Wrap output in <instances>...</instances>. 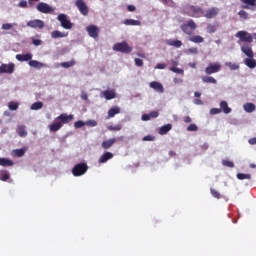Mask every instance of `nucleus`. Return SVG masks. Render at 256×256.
<instances>
[{
	"label": "nucleus",
	"instance_id": "nucleus-1",
	"mask_svg": "<svg viewBox=\"0 0 256 256\" xmlns=\"http://www.w3.org/2000/svg\"><path fill=\"white\" fill-rule=\"evenodd\" d=\"M75 119L73 114L62 113L58 117H56L55 122L49 125V130L52 133H57L59 129L63 127V125H67L71 123Z\"/></svg>",
	"mask_w": 256,
	"mask_h": 256
},
{
	"label": "nucleus",
	"instance_id": "nucleus-2",
	"mask_svg": "<svg viewBox=\"0 0 256 256\" xmlns=\"http://www.w3.org/2000/svg\"><path fill=\"white\" fill-rule=\"evenodd\" d=\"M204 10L200 6L195 5H186L184 7V15H188V17H194L198 19L199 17H203Z\"/></svg>",
	"mask_w": 256,
	"mask_h": 256
},
{
	"label": "nucleus",
	"instance_id": "nucleus-3",
	"mask_svg": "<svg viewBox=\"0 0 256 256\" xmlns=\"http://www.w3.org/2000/svg\"><path fill=\"white\" fill-rule=\"evenodd\" d=\"M87 171H89V166L87 165V163L81 162V163L76 164L72 168V175L74 177H81L82 175H85V173H87Z\"/></svg>",
	"mask_w": 256,
	"mask_h": 256
},
{
	"label": "nucleus",
	"instance_id": "nucleus-4",
	"mask_svg": "<svg viewBox=\"0 0 256 256\" xmlns=\"http://www.w3.org/2000/svg\"><path fill=\"white\" fill-rule=\"evenodd\" d=\"M180 29L185 35H193V31L197 29V23L193 19L188 20L186 23L180 26Z\"/></svg>",
	"mask_w": 256,
	"mask_h": 256
},
{
	"label": "nucleus",
	"instance_id": "nucleus-5",
	"mask_svg": "<svg viewBox=\"0 0 256 256\" xmlns=\"http://www.w3.org/2000/svg\"><path fill=\"white\" fill-rule=\"evenodd\" d=\"M113 50L118 51L119 53L129 54L131 53V51H133V48L129 46L127 42L123 41L121 43H116L113 46Z\"/></svg>",
	"mask_w": 256,
	"mask_h": 256
},
{
	"label": "nucleus",
	"instance_id": "nucleus-6",
	"mask_svg": "<svg viewBox=\"0 0 256 256\" xmlns=\"http://www.w3.org/2000/svg\"><path fill=\"white\" fill-rule=\"evenodd\" d=\"M242 43H253V36L247 31H238L235 35Z\"/></svg>",
	"mask_w": 256,
	"mask_h": 256
},
{
	"label": "nucleus",
	"instance_id": "nucleus-7",
	"mask_svg": "<svg viewBox=\"0 0 256 256\" xmlns=\"http://www.w3.org/2000/svg\"><path fill=\"white\" fill-rule=\"evenodd\" d=\"M57 20L61 23L63 29H73V23H71V20L67 19L66 14H59Z\"/></svg>",
	"mask_w": 256,
	"mask_h": 256
},
{
	"label": "nucleus",
	"instance_id": "nucleus-8",
	"mask_svg": "<svg viewBox=\"0 0 256 256\" xmlns=\"http://www.w3.org/2000/svg\"><path fill=\"white\" fill-rule=\"evenodd\" d=\"M221 71V64L219 62L216 63H210L206 68H205V73L206 75H213L215 73H219Z\"/></svg>",
	"mask_w": 256,
	"mask_h": 256
},
{
	"label": "nucleus",
	"instance_id": "nucleus-9",
	"mask_svg": "<svg viewBox=\"0 0 256 256\" xmlns=\"http://www.w3.org/2000/svg\"><path fill=\"white\" fill-rule=\"evenodd\" d=\"M36 9L37 11H39V13H44V14L53 13L55 11L53 7H51L49 4L45 2L38 3V5L36 6Z\"/></svg>",
	"mask_w": 256,
	"mask_h": 256
},
{
	"label": "nucleus",
	"instance_id": "nucleus-10",
	"mask_svg": "<svg viewBox=\"0 0 256 256\" xmlns=\"http://www.w3.org/2000/svg\"><path fill=\"white\" fill-rule=\"evenodd\" d=\"M217 15H219V8L211 7L209 9H207L206 11L204 10L202 17H205L206 19H215V17H217Z\"/></svg>",
	"mask_w": 256,
	"mask_h": 256
},
{
	"label": "nucleus",
	"instance_id": "nucleus-11",
	"mask_svg": "<svg viewBox=\"0 0 256 256\" xmlns=\"http://www.w3.org/2000/svg\"><path fill=\"white\" fill-rule=\"evenodd\" d=\"M75 5L77 9L80 11L81 15H84V16L89 15V7H87V4H85V1L76 0Z\"/></svg>",
	"mask_w": 256,
	"mask_h": 256
},
{
	"label": "nucleus",
	"instance_id": "nucleus-12",
	"mask_svg": "<svg viewBox=\"0 0 256 256\" xmlns=\"http://www.w3.org/2000/svg\"><path fill=\"white\" fill-rule=\"evenodd\" d=\"M27 27H31L32 29H43L45 27V22L43 20H30L27 22Z\"/></svg>",
	"mask_w": 256,
	"mask_h": 256
},
{
	"label": "nucleus",
	"instance_id": "nucleus-13",
	"mask_svg": "<svg viewBox=\"0 0 256 256\" xmlns=\"http://www.w3.org/2000/svg\"><path fill=\"white\" fill-rule=\"evenodd\" d=\"M86 31L92 39H97V37H99V28L95 25L87 26Z\"/></svg>",
	"mask_w": 256,
	"mask_h": 256
},
{
	"label": "nucleus",
	"instance_id": "nucleus-14",
	"mask_svg": "<svg viewBox=\"0 0 256 256\" xmlns=\"http://www.w3.org/2000/svg\"><path fill=\"white\" fill-rule=\"evenodd\" d=\"M13 71H15V64L13 63H9V64H2L0 66V74L3 73H13Z\"/></svg>",
	"mask_w": 256,
	"mask_h": 256
},
{
	"label": "nucleus",
	"instance_id": "nucleus-15",
	"mask_svg": "<svg viewBox=\"0 0 256 256\" xmlns=\"http://www.w3.org/2000/svg\"><path fill=\"white\" fill-rule=\"evenodd\" d=\"M149 87L151 89H154L156 93H164L165 91V88H163V84H161V82H157V81L150 82Z\"/></svg>",
	"mask_w": 256,
	"mask_h": 256
},
{
	"label": "nucleus",
	"instance_id": "nucleus-16",
	"mask_svg": "<svg viewBox=\"0 0 256 256\" xmlns=\"http://www.w3.org/2000/svg\"><path fill=\"white\" fill-rule=\"evenodd\" d=\"M242 53L246 55V57L253 59L255 57V53L253 52V48H251L249 45L245 44L241 47Z\"/></svg>",
	"mask_w": 256,
	"mask_h": 256
},
{
	"label": "nucleus",
	"instance_id": "nucleus-17",
	"mask_svg": "<svg viewBox=\"0 0 256 256\" xmlns=\"http://www.w3.org/2000/svg\"><path fill=\"white\" fill-rule=\"evenodd\" d=\"M102 97H105L107 101H111V99H115L117 97V94L115 93V90H106L101 92Z\"/></svg>",
	"mask_w": 256,
	"mask_h": 256
},
{
	"label": "nucleus",
	"instance_id": "nucleus-18",
	"mask_svg": "<svg viewBox=\"0 0 256 256\" xmlns=\"http://www.w3.org/2000/svg\"><path fill=\"white\" fill-rule=\"evenodd\" d=\"M17 61H31L33 59V54L27 53V54H17L16 55Z\"/></svg>",
	"mask_w": 256,
	"mask_h": 256
},
{
	"label": "nucleus",
	"instance_id": "nucleus-19",
	"mask_svg": "<svg viewBox=\"0 0 256 256\" xmlns=\"http://www.w3.org/2000/svg\"><path fill=\"white\" fill-rule=\"evenodd\" d=\"M110 159H113V153L105 152L99 158L98 163H107Z\"/></svg>",
	"mask_w": 256,
	"mask_h": 256
},
{
	"label": "nucleus",
	"instance_id": "nucleus-20",
	"mask_svg": "<svg viewBox=\"0 0 256 256\" xmlns=\"http://www.w3.org/2000/svg\"><path fill=\"white\" fill-rule=\"evenodd\" d=\"M115 143H117V138L108 139L102 142V148L111 149V147L115 145Z\"/></svg>",
	"mask_w": 256,
	"mask_h": 256
},
{
	"label": "nucleus",
	"instance_id": "nucleus-21",
	"mask_svg": "<svg viewBox=\"0 0 256 256\" xmlns=\"http://www.w3.org/2000/svg\"><path fill=\"white\" fill-rule=\"evenodd\" d=\"M166 45H169L170 47H176V49H179V47L183 45V42H181V40L168 39L166 40Z\"/></svg>",
	"mask_w": 256,
	"mask_h": 256
},
{
	"label": "nucleus",
	"instance_id": "nucleus-22",
	"mask_svg": "<svg viewBox=\"0 0 256 256\" xmlns=\"http://www.w3.org/2000/svg\"><path fill=\"white\" fill-rule=\"evenodd\" d=\"M119 113H121V108H119V106H114L108 111L107 119H111L115 117V115H119Z\"/></svg>",
	"mask_w": 256,
	"mask_h": 256
},
{
	"label": "nucleus",
	"instance_id": "nucleus-23",
	"mask_svg": "<svg viewBox=\"0 0 256 256\" xmlns=\"http://www.w3.org/2000/svg\"><path fill=\"white\" fill-rule=\"evenodd\" d=\"M13 165H15L13 160L8 159V158H0V166L1 167H13Z\"/></svg>",
	"mask_w": 256,
	"mask_h": 256
},
{
	"label": "nucleus",
	"instance_id": "nucleus-24",
	"mask_svg": "<svg viewBox=\"0 0 256 256\" xmlns=\"http://www.w3.org/2000/svg\"><path fill=\"white\" fill-rule=\"evenodd\" d=\"M123 23H124V25L132 26V27L141 26V21H139V20L125 19Z\"/></svg>",
	"mask_w": 256,
	"mask_h": 256
},
{
	"label": "nucleus",
	"instance_id": "nucleus-25",
	"mask_svg": "<svg viewBox=\"0 0 256 256\" xmlns=\"http://www.w3.org/2000/svg\"><path fill=\"white\" fill-rule=\"evenodd\" d=\"M27 152V148L15 149L12 151V157H23Z\"/></svg>",
	"mask_w": 256,
	"mask_h": 256
},
{
	"label": "nucleus",
	"instance_id": "nucleus-26",
	"mask_svg": "<svg viewBox=\"0 0 256 256\" xmlns=\"http://www.w3.org/2000/svg\"><path fill=\"white\" fill-rule=\"evenodd\" d=\"M220 108V111L222 110L223 113H225L226 115H229V113H231V108L229 107V104H227L226 101L220 102Z\"/></svg>",
	"mask_w": 256,
	"mask_h": 256
},
{
	"label": "nucleus",
	"instance_id": "nucleus-27",
	"mask_svg": "<svg viewBox=\"0 0 256 256\" xmlns=\"http://www.w3.org/2000/svg\"><path fill=\"white\" fill-rule=\"evenodd\" d=\"M51 37L52 39H63V37H67V34L59 30H55L51 32Z\"/></svg>",
	"mask_w": 256,
	"mask_h": 256
},
{
	"label": "nucleus",
	"instance_id": "nucleus-28",
	"mask_svg": "<svg viewBox=\"0 0 256 256\" xmlns=\"http://www.w3.org/2000/svg\"><path fill=\"white\" fill-rule=\"evenodd\" d=\"M171 129H173V125L171 124L161 126L159 129V135H167L168 131H170Z\"/></svg>",
	"mask_w": 256,
	"mask_h": 256
},
{
	"label": "nucleus",
	"instance_id": "nucleus-29",
	"mask_svg": "<svg viewBox=\"0 0 256 256\" xmlns=\"http://www.w3.org/2000/svg\"><path fill=\"white\" fill-rule=\"evenodd\" d=\"M29 66L33 67L34 69H42V67H46L45 64H43L37 60H30Z\"/></svg>",
	"mask_w": 256,
	"mask_h": 256
},
{
	"label": "nucleus",
	"instance_id": "nucleus-30",
	"mask_svg": "<svg viewBox=\"0 0 256 256\" xmlns=\"http://www.w3.org/2000/svg\"><path fill=\"white\" fill-rule=\"evenodd\" d=\"M244 63L246 65V67H249V69H255V67H256V60L253 58H246L244 60Z\"/></svg>",
	"mask_w": 256,
	"mask_h": 256
},
{
	"label": "nucleus",
	"instance_id": "nucleus-31",
	"mask_svg": "<svg viewBox=\"0 0 256 256\" xmlns=\"http://www.w3.org/2000/svg\"><path fill=\"white\" fill-rule=\"evenodd\" d=\"M203 83H210L212 85H217V79H215L213 76H203L202 77Z\"/></svg>",
	"mask_w": 256,
	"mask_h": 256
},
{
	"label": "nucleus",
	"instance_id": "nucleus-32",
	"mask_svg": "<svg viewBox=\"0 0 256 256\" xmlns=\"http://www.w3.org/2000/svg\"><path fill=\"white\" fill-rule=\"evenodd\" d=\"M16 132L18 133L19 137H27V130L24 125L18 126Z\"/></svg>",
	"mask_w": 256,
	"mask_h": 256
},
{
	"label": "nucleus",
	"instance_id": "nucleus-33",
	"mask_svg": "<svg viewBox=\"0 0 256 256\" xmlns=\"http://www.w3.org/2000/svg\"><path fill=\"white\" fill-rule=\"evenodd\" d=\"M243 109L246 111V113H253V111L256 109V106L253 103H246L244 104Z\"/></svg>",
	"mask_w": 256,
	"mask_h": 256
},
{
	"label": "nucleus",
	"instance_id": "nucleus-34",
	"mask_svg": "<svg viewBox=\"0 0 256 256\" xmlns=\"http://www.w3.org/2000/svg\"><path fill=\"white\" fill-rule=\"evenodd\" d=\"M9 179H11V174L5 170L0 171V181H9Z\"/></svg>",
	"mask_w": 256,
	"mask_h": 256
},
{
	"label": "nucleus",
	"instance_id": "nucleus-35",
	"mask_svg": "<svg viewBox=\"0 0 256 256\" xmlns=\"http://www.w3.org/2000/svg\"><path fill=\"white\" fill-rule=\"evenodd\" d=\"M189 41L192 43H203L205 41V38L199 35H195L189 38Z\"/></svg>",
	"mask_w": 256,
	"mask_h": 256
},
{
	"label": "nucleus",
	"instance_id": "nucleus-36",
	"mask_svg": "<svg viewBox=\"0 0 256 256\" xmlns=\"http://www.w3.org/2000/svg\"><path fill=\"white\" fill-rule=\"evenodd\" d=\"M30 109L32 111H39V109H43V102H39V101L38 102H34L31 105Z\"/></svg>",
	"mask_w": 256,
	"mask_h": 256
},
{
	"label": "nucleus",
	"instance_id": "nucleus-37",
	"mask_svg": "<svg viewBox=\"0 0 256 256\" xmlns=\"http://www.w3.org/2000/svg\"><path fill=\"white\" fill-rule=\"evenodd\" d=\"M218 27H219V24H216V25L208 24L206 27V31L207 33H215Z\"/></svg>",
	"mask_w": 256,
	"mask_h": 256
},
{
	"label": "nucleus",
	"instance_id": "nucleus-38",
	"mask_svg": "<svg viewBox=\"0 0 256 256\" xmlns=\"http://www.w3.org/2000/svg\"><path fill=\"white\" fill-rule=\"evenodd\" d=\"M75 59H72L69 62H62L60 65L61 67H63L64 69H69V67H73L75 65Z\"/></svg>",
	"mask_w": 256,
	"mask_h": 256
},
{
	"label": "nucleus",
	"instance_id": "nucleus-39",
	"mask_svg": "<svg viewBox=\"0 0 256 256\" xmlns=\"http://www.w3.org/2000/svg\"><path fill=\"white\" fill-rule=\"evenodd\" d=\"M8 109H10V111H17L19 109V103L13 101L9 102Z\"/></svg>",
	"mask_w": 256,
	"mask_h": 256
},
{
	"label": "nucleus",
	"instance_id": "nucleus-40",
	"mask_svg": "<svg viewBox=\"0 0 256 256\" xmlns=\"http://www.w3.org/2000/svg\"><path fill=\"white\" fill-rule=\"evenodd\" d=\"M13 27H17V23H5L2 25L1 29H3L4 31H9L11 29H13Z\"/></svg>",
	"mask_w": 256,
	"mask_h": 256
},
{
	"label": "nucleus",
	"instance_id": "nucleus-41",
	"mask_svg": "<svg viewBox=\"0 0 256 256\" xmlns=\"http://www.w3.org/2000/svg\"><path fill=\"white\" fill-rule=\"evenodd\" d=\"M169 71H172V73H177L178 75H183V73H185L183 69L177 68V66H171Z\"/></svg>",
	"mask_w": 256,
	"mask_h": 256
},
{
	"label": "nucleus",
	"instance_id": "nucleus-42",
	"mask_svg": "<svg viewBox=\"0 0 256 256\" xmlns=\"http://www.w3.org/2000/svg\"><path fill=\"white\" fill-rule=\"evenodd\" d=\"M237 179L240 181H244L245 179H251V174H244V173H238L237 174Z\"/></svg>",
	"mask_w": 256,
	"mask_h": 256
},
{
	"label": "nucleus",
	"instance_id": "nucleus-43",
	"mask_svg": "<svg viewBox=\"0 0 256 256\" xmlns=\"http://www.w3.org/2000/svg\"><path fill=\"white\" fill-rule=\"evenodd\" d=\"M212 197H215V199H221V193L219 191L215 190V188L210 189Z\"/></svg>",
	"mask_w": 256,
	"mask_h": 256
},
{
	"label": "nucleus",
	"instance_id": "nucleus-44",
	"mask_svg": "<svg viewBox=\"0 0 256 256\" xmlns=\"http://www.w3.org/2000/svg\"><path fill=\"white\" fill-rule=\"evenodd\" d=\"M108 129L109 131H121V129H123V126H121V124H117L115 126H109Z\"/></svg>",
	"mask_w": 256,
	"mask_h": 256
},
{
	"label": "nucleus",
	"instance_id": "nucleus-45",
	"mask_svg": "<svg viewBox=\"0 0 256 256\" xmlns=\"http://www.w3.org/2000/svg\"><path fill=\"white\" fill-rule=\"evenodd\" d=\"M222 165H224V167H230V168L235 167V164L229 160H222Z\"/></svg>",
	"mask_w": 256,
	"mask_h": 256
},
{
	"label": "nucleus",
	"instance_id": "nucleus-46",
	"mask_svg": "<svg viewBox=\"0 0 256 256\" xmlns=\"http://www.w3.org/2000/svg\"><path fill=\"white\" fill-rule=\"evenodd\" d=\"M238 15L241 19H248L249 17V13H247L245 10H240Z\"/></svg>",
	"mask_w": 256,
	"mask_h": 256
},
{
	"label": "nucleus",
	"instance_id": "nucleus-47",
	"mask_svg": "<svg viewBox=\"0 0 256 256\" xmlns=\"http://www.w3.org/2000/svg\"><path fill=\"white\" fill-rule=\"evenodd\" d=\"M85 125V122H83L82 120H78L74 123L75 129H81V127H85Z\"/></svg>",
	"mask_w": 256,
	"mask_h": 256
},
{
	"label": "nucleus",
	"instance_id": "nucleus-48",
	"mask_svg": "<svg viewBox=\"0 0 256 256\" xmlns=\"http://www.w3.org/2000/svg\"><path fill=\"white\" fill-rule=\"evenodd\" d=\"M242 3H245V5H249L250 7L256 6V0H242Z\"/></svg>",
	"mask_w": 256,
	"mask_h": 256
},
{
	"label": "nucleus",
	"instance_id": "nucleus-49",
	"mask_svg": "<svg viewBox=\"0 0 256 256\" xmlns=\"http://www.w3.org/2000/svg\"><path fill=\"white\" fill-rule=\"evenodd\" d=\"M186 53H190L191 55H197L199 53V49L197 47L189 48Z\"/></svg>",
	"mask_w": 256,
	"mask_h": 256
},
{
	"label": "nucleus",
	"instance_id": "nucleus-50",
	"mask_svg": "<svg viewBox=\"0 0 256 256\" xmlns=\"http://www.w3.org/2000/svg\"><path fill=\"white\" fill-rule=\"evenodd\" d=\"M226 65H227V67H230V69H231L232 71H237V69H239V65L233 64V63H231V62L226 63Z\"/></svg>",
	"mask_w": 256,
	"mask_h": 256
},
{
	"label": "nucleus",
	"instance_id": "nucleus-51",
	"mask_svg": "<svg viewBox=\"0 0 256 256\" xmlns=\"http://www.w3.org/2000/svg\"><path fill=\"white\" fill-rule=\"evenodd\" d=\"M85 124L88 125L89 127H97V121L95 120H89L85 122Z\"/></svg>",
	"mask_w": 256,
	"mask_h": 256
},
{
	"label": "nucleus",
	"instance_id": "nucleus-52",
	"mask_svg": "<svg viewBox=\"0 0 256 256\" xmlns=\"http://www.w3.org/2000/svg\"><path fill=\"white\" fill-rule=\"evenodd\" d=\"M219 113H221V109L219 108H212L210 110V115H219Z\"/></svg>",
	"mask_w": 256,
	"mask_h": 256
},
{
	"label": "nucleus",
	"instance_id": "nucleus-53",
	"mask_svg": "<svg viewBox=\"0 0 256 256\" xmlns=\"http://www.w3.org/2000/svg\"><path fill=\"white\" fill-rule=\"evenodd\" d=\"M136 67H143V60L141 58H135Z\"/></svg>",
	"mask_w": 256,
	"mask_h": 256
},
{
	"label": "nucleus",
	"instance_id": "nucleus-54",
	"mask_svg": "<svg viewBox=\"0 0 256 256\" xmlns=\"http://www.w3.org/2000/svg\"><path fill=\"white\" fill-rule=\"evenodd\" d=\"M142 141H155V136L147 135L142 138Z\"/></svg>",
	"mask_w": 256,
	"mask_h": 256
},
{
	"label": "nucleus",
	"instance_id": "nucleus-55",
	"mask_svg": "<svg viewBox=\"0 0 256 256\" xmlns=\"http://www.w3.org/2000/svg\"><path fill=\"white\" fill-rule=\"evenodd\" d=\"M149 115H150V119H157V117H159V112L152 111L149 113Z\"/></svg>",
	"mask_w": 256,
	"mask_h": 256
},
{
	"label": "nucleus",
	"instance_id": "nucleus-56",
	"mask_svg": "<svg viewBox=\"0 0 256 256\" xmlns=\"http://www.w3.org/2000/svg\"><path fill=\"white\" fill-rule=\"evenodd\" d=\"M198 127L195 124H190L187 127V131H197Z\"/></svg>",
	"mask_w": 256,
	"mask_h": 256
},
{
	"label": "nucleus",
	"instance_id": "nucleus-57",
	"mask_svg": "<svg viewBox=\"0 0 256 256\" xmlns=\"http://www.w3.org/2000/svg\"><path fill=\"white\" fill-rule=\"evenodd\" d=\"M18 7L25 9V7H27V0H21L18 4Z\"/></svg>",
	"mask_w": 256,
	"mask_h": 256
},
{
	"label": "nucleus",
	"instance_id": "nucleus-58",
	"mask_svg": "<svg viewBox=\"0 0 256 256\" xmlns=\"http://www.w3.org/2000/svg\"><path fill=\"white\" fill-rule=\"evenodd\" d=\"M32 43H33V45H35V47H39V45H41L42 41L40 39H33Z\"/></svg>",
	"mask_w": 256,
	"mask_h": 256
},
{
	"label": "nucleus",
	"instance_id": "nucleus-59",
	"mask_svg": "<svg viewBox=\"0 0 256 256\" xmlns=\"http://www.w3.org/2000/svg\"><path fill=\"white\" fill-rule=\"evenodd\" d=\"M151 119L150 114H143L142 115V121H149Z\"/></svg>",
	"mask_w": 256,
	"mask_h": 256
},
{
	"label": "nucleus",
	"instance_id": "nucleus-60",
	"mask_svg": "<svg viewBox=\"0 0 256 256\" xmlns=\"http://www.w3.org/2000/svg\"><path fill=\"white\" fill-rule=\"evenodd\" d=\"M169 65H172V67H177V65H179V61L177 60H171Z\"/></svg>",
	"mask_w": 256,
	"mask_h": 256
},
{
	"label": "nucleus",
	"instance_id": "nucleus-61",
	"mask_svg": "<svg viewBox=\"0 0 256 256\" xmlns=\"http://www.w3.org/2000/svg\"><path fill=\"white\" fill-rule=\"evenodd\" d=\"M165 67H167V64H157L155 69H165Z\"/></svg>",
	"mask_w": 256,
	"mask_h": 256
},
{
	"label": "nucleus",
	"instance_id": "nucleus-62",
	"mask_svg": "<svg viewBox=\"0 0 256 256\" xmlns=\"http://www.w3.org/2000/svg\"><path fill=\"white\" fill-rule=\"evenodd\" d=\"M248 143H249L250 145H256V137L250 138V139L248 140Z\"/></svg>",
	"mask_w": 256,
	"mask_h": 256
},
{
	"label": "nucleus",
	"instance_id": "nucleus-63",
	"mask_svg": "<svg viewBox=\"0 0 256 256\" xmlns=\"http://www.w3.org/2000/svg\"><path fill=\"white\" fill-rule=\"evenodd\" d=\"M194 104L195 105H203V100H201V99H194Z\"/></svg>",
	"mask_w": 256,
	"mask_h": 256
},
{
	"label": "nucleus",
	"instance_id": "nucleus-64",
	"mask_svg": "<svg viewBox=\"0 0 256 256\" xmlns=\"http://www.w3.org/2000/svg\"><path fill=\"white\" fill-rule=\"evenodd\" d=\"M127 9L128 11L133 12L136 11L137 8L134 5H128Z\"/></svg>",
	"mask_w": 256,
	"mask_h": 256
}]
</instances>
